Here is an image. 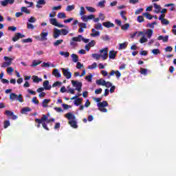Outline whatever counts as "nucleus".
<instances>
[{
  "label": "nucleus",
  "mask_w": 176,
  "mask_h": 176,
  "mask_svg": "<svg viewBox=\"0 0 176 176\" xmlns=\"http://www.w3.org/2000/svg\"><path fill=\"white\" fill-rule=\"evenodd\" d=\"M100 54H92L93 58H96V60H100V58H102V60H107L108 58V47L103 48L99 50Z\"/></svg>",
  "instance_id": "f257e3e1"
},
{
  "label": "nucleus",
  "mask_w": 176,
  "mask_h": 176,
  "mask_svg": "<svg viewBox=\"0 0 176 176\" xmlns=\"http://www.w3.org/2000/svg\"><path fill=\"white\" fill-rule=\"evenodd\" d=\"M97 105L100 112H104V113L108 112V109H107L105 107H109V104H108V102H107L106 100H104L102 102L98 103Z\"/></svg>",
  "instance_id": "f03ea898"
},
{
  "label": "nucleus",
  "mask_w": 176,
  "mask_h": 176,
  "mask_svg": "<svg viewBox=\"0 0 176 176\" xmlns=\"http://www.w3.org/2000/svg\"><path fill=\"white\" fill-rule=\"evenodd\" d=\"M4 60L6 62L2 63L1 68H6L7 67H10V65H12L13 58H9V56H4Z\"/></svg>",
  "instance_id": "7ed1b4c3"
},
{
  "label": "nucleus",
  "mask_w": 176,
  "mask_h": 176,
  "mask_svg": "<svg viewBox=\"0 0 176 176\" xmlns=\"http://www.w3.org/2000/svg\"><path fill=\"white\" fill-rule=\"evenodd\" d=\"M72 85H73L74 87H76V90L77 91L80 92L82 91V84L80 82L72 80Z\"/></svg>",
  "instance_id": "20e7f679"
},
{
  "label": "nucleus",
  "mask_w": 176,
  "mask_h": 176,
  "mask_svg": "<svg viewBox=\"0 0 176 176\" xmlns=\"http://www.w3.org/2000/svg\"><path fill=\"white\" fill-rule=\"evenodd\" d=\"M62 72H63V76H65L66 78L71 79V78L72 77V73H71L68 70V69L62 68Z\"/></svg>",
  "instance_id": "39448f33"
},
{
  "label": "nucleus",
  "mask_w": 176,
  "mask_h": 176,
  "mask_svg": "<svg viewBox=\"0 0 176 176\" xmlns=\"http://www.w3.org/2000/svg\"><path fill=\"white\" fill-rule=\"evenodd\" d=\"M78 26L80 27V28L78 29V32L80 34L85 32V30H86V28H87V24H86L85 23H79Z\"/></svg>",
  "instance_id": "423d86ee"
},
{
  "label": "nucleus",
  "mask_w": 176,
  "mask_h": 176,
  "mask_svg": "<svg viewBox=\"0 0 176 176\" xmlns=\"http://www.w3.org/2000/svg\"><path fill=\"white\" fill-rule=\"evenodd\" d=\"M114 74L116 75V78H118V79H119V78L122 76V74H120V72H119V70H111L108 78H110L111 76H113Z\"/></svg>",
  "instance_id": "0eeeda50"
},
{
  "label": "nucleus",
  "mask_w": 176,
  "mask_h": 176,
  "mask_svg": "<svg viewBox=\"0 0 176 176\" xmlns=\"http://www.w3.org/2000/svg\"><path fill=\"white\" fill-rule=\"evenodd\" d=\"M1 6H8V5H13L14 0H3L0 2Z\"/></svg>",
  "instance_id": "6e6552de"
},
{
  "label": "nucleus",
  "mask_w": 176,
  "mask_h": 176,
  "mask_svg": "<svg viewBox=\"0 0 176 176\" xmlns=\"http://www.w3.org/2000/svg\"><path fill=\"white\" fill-rule=\"evenodd\" d=\"M60 35H61V30H58L57 28H54V35H53L54 39H57V38H58V36H60Z\"/></svg>",
  "instance_id": "1a4fd4ad"
},
{
  "label": "nucleus",
  "mask_w": 176,
  "mask_h": 176,
  "mask_svg": "<svg viewBox=\"0 0 176 176\" xmlns=\"http://www.w3.org/2000/svg\"><path fill=\"white\" fill-rule=\"evenodd\" d=\"M116 54H118V52H115V50L109 51V58H111V60H115Z\"/></svg>",
  "instance_id": "9d476101"
},
{
  "label": "nucleus",
  "mask_w": 176,
  "mask_h": 176,
  "mask_svg": "<svg viewBox=\"0 0 176 176\" xmlns=\"http://www.w3.org/2000/svg\"><path fill=\"white\" fill-rule=\"evenodd\" d=\"M102 25L106 28H112L115 27V24H113L111 21L103 22Z\"/></svg>",
  "instance_id": "9b49d317"
},
{
  "label": "nucleus",
  "mask_w": 176,
  "mask_h": 176,
  "mask_svg": "<svg viewBox=\"0 0 176 176\" xmlns=\"http://www.w3.org/2000/svg\"><path fill=\"white\" fill-rule=\"evenodd\" d=\"M65 118H67L68 120H75L76 119V117L72 114V113H67L65 115Z\"/></svg>",
  "instance_id": "f8f14e48"
},
{
  "label": "nucleus",
  "mask_w": 176,
  "mask_h": 176,
  "mask_svg": "<svg viewBox=\"0 0 176 176\" xmlns=\"http://www.w3.org/2000/svg\"><path fill=\"white\" fill-rule=\"evenodd\" d=\"M47 35H49L48 32H43L41 33L40 36V41H47Z\"/></svg>",
  "instance_id": "ddd939ff"
},
{
  "label": "nucleus",
  "mask_w": 176,
  "mask_h": 176,
  "mask_svg": "<svg viewBox=\"0 0 176 176\" xmlns=\"http://www.w3.org/2000/svg\"><path fill=\"white\" fill-rule=\"evenodd\" d=\"M153 6H154V12L156 14H159L160 12L162 7H160V6L157 5V3H153Z\"/></svg>",
  "instance_id": "4468645a"
},
{
  "label": "nucleus",
  "mask_w": 176,
  "mask_h": 176,
  "mask_svg": "<svg viewBox=\"0 0 176 176\" xmlns=\"http://www.w3.org/2000/svg\"><path fill=\"white\" fill-rule=\"evenodd\" d=\"M43 86L45 90H50V89H52V86L49 85V80L44 81Z\"/></svg>",
  "instance_id": "2eb2a0df"
},
{
  "label": "nucleus",
  "mask_w": 176,
  "mask_h": 176,
  "mask_svg": "<svg viewBox=\"0 0 176 176\" xmlns=\"http://www.w3.org/2000/svg\"><path fill=\"white\" fill-rule=\"evenodd\" d=\"M52 75L55 76V78H61V74H60V72H58L57 69L53 70Z\"/></svg>",
  "instance_id": "dca6fc26"
},
{
  "label": "nucleus",
  "mask_w": 176,
  "mask_h": 176,
  "mask_svg": "<svg viewBox=\"0 0 176 176\" xmlns=\"http://www.w3.org/2000/svg\"><path fill=\"white\" fill-rule=\"evenodd\" d=\"M158 41H162L163 42H168V36H163L162 35L159 36L157 38Z\"/></svg>",
  "instance_id": "f3484780"
},
{
  "label": "nucleus",
  "mask_w": 176,
  "mask_h": 176,
  "mask_svg": "<svg viewBox=\"0 0 176 176\" xmlns=\"http://www.w3.org/2000/svg\"><path fill=\"white\" fill-rule=\"evenodd\" d=\"M69 124L71 126V127H73V129H78V124L75 120L69 121Z\"/></svg>",
  "instance_id": "a211bd4d"
},
{
  "label": "nucleus",
  "mask_w": 176,
  "mask_h": 176,
  "mask_svg": "<svg viewBox=\"0 0 176 176\" xmlns=\"http://www.w3.org/2000/svg\"><path fill=\"white\" fill-rule=\"evenodd\" d=\"M27 112H31V108L26 107H23L21 109V113H23V115L27 114Z\"/></svg>",
  "instance_id": "6ab92c4d"
},
{
  "label": "nucleus",
  "mask_w": 176,
  "mask_h": 176,
  "mask_svg": "<svg viewBox=\"0 0 176 176\" xmlns=\"http://www.w3.org/2000/svg\"><path fill=\"white\" fill-rule=\"evenodd\" d=\"M32 79L34 83H39V82H42V78L38 77V76H33Z\"/></svg>",
  "instance_id": "aec40b11"
},
{
  "label": "nucleus",
  "mask_w": 176,
  "mask_h": 176,
  "mask_svg": "<svg viewBox=\"0 0 176 176\" xmlns=\"http://www.w3.org/2000/svg\"><path fill=\"white\" fill-rule=\"evenodd\" d=\"M82 101H83V99L82 98H78L74 100V104L76 105V107H79L80 104H82Z\"/></svg>",
  "instance_id": "412c9836"
},
{
  "label": "nucleus",
  "mask_w": 176,
  "mask_h": 176,
  "mask_svg": "<svg viewBox=\"0 0 176 176\" xmlns=\"http://www.w3.org/2000/svg\"><path fill=\"white\" fill-rule=\"evenodd\" d=\"M50 102V99H45L42 102V107L43 108H47V104Z\"/></svg>",
  "instance_id": "4be33fe9"
},
{
  "label": "nucleus",
  "mask_w": 176,
  "mask_h": 176,
  "mask_svg": "<svg viewBox=\"0 0 176 176\" xmlns=\"http://www.w3.org/2000/svg\"><path fill=\"white\" fill-rule=\"evenodd\" d=\"M143 16H144L147 20H152V19H153V16H152L149 12L143 13Z\"/></svg>",
  "instance_id": "5701e85b"
},
{
  "label": "nucleus",
  "mask_w": 176,
  "mask_h": 176,
  "mask_svg": "<svg viewBox=\"0 0 176 176\" xmlns=\"http://www.w3.org/2000/svg\"><path fill=\"white\" fill-rule=\"evenodd\" d=\"M91 36H100V32L96 31V29H92V33L91 34Z\"/></svg>",
  "instance_id": "b1692460"
},
{
  "label": "nucleus",
  "mask_w": 176,
  "mask_h": 176,
  "mask_svg": "<svg viewBox=\"0 0 176 176\" xmlns=\"http://www.w3.org/2000/svg\"><path fill=\"white\" fill-rule=\"evenodd\" d=\"M42 61L39 60H34L32 62V64L30 65V67H36L38 65H39V64H41Z\"/></svg>",
  "instance_id": "393cba45"
},
{
  "label": "nucleus",
  "mask_w": 176,
  "mask_h": 176,
  "mask_svg": "<svg viewBox=\"0 0 176 176\" xmlns=\"http://www.w3.org/2000/svg\"><path fill=\"white\" fill-rule=\"evenodd\" d=\"M71 57L72 58V61L74 63H78V60H79V56H78V55L75 54H72L71 55Z\"/></svg>",
  "instance_id": "a878e982"
},
{
  "label": "nucleus",
  "mask_w": 176,
  "mask_h": 176,
  "mask_svg": "<svg viewBox=\"0 0 176 176\" xmlns=\"http://www.w3.org/2000/svg\"><path fill=\"white\" fill-rule=\"evenodd\" d=\"M153 34V30H151V29H148L147 30V32H146V36H147V38L148 39H151V38H152V35Z\"/></svg>",
  "instance_id": "bb28decb"
},
{
  "label": "nucleus",
  "mask_w": 176,
  "mask_h": 176,
  "mask_svg": "<svg viewBox=\"0 0 176 176\" xmlns=\"http://www.w3.org/2000/svg\"><path fill=\"white\" fill-rule=\"evenodd\" d=\"M10 100L11 101H14V100H17V94H16L14 93H11L10 94Z\"/></svg>",
  "instance_id": "cd10ccee"
},
{
  "label": "nucleus",
  "mask_w": 176,
  "mask_h": 176,
  "mask_svg": "<svg viewBox=\"0 0 176 176\" xmlns=\"http://www.w3.org/2000/svg\"><path fill=\"white\" fill-rule=\"evenodd\" d=\"M50 24H52V25H54L55 27H56L57 24L58 23V22H57V19L54 18L50 19Z\"/></svg>",
  "instance_id": "c85d7f7f"
},
{
  "label": "nucleus",
  "mask_w": 176,
  "mask_h": 176,
  "mask_svg": "<svg viewBox=\"0 0 176 176\" xmlns=\"http://www.w3.org/2000/svg\"><path fill=\"white\" fill-rule=\"evenodd\" d=\"M72 41L74 42H80V41H82V35H78L77 37H72Z\"/></svg>",
  "instance_id": "c756f323"
},
{
  "label": "nucleus",
  "mask_w": 176,
  "mask_h": 176,
  "mask_svg": "<svg viewBox=\"0 0 176 176\" xmlns=\"http://www.w3.org/2000/svg\"><path fill=\"white\" fill-rule=\"evenodd\" d=\"M127 47V42L122 43L120 44L119 50H123L124 49H126Z\"/></svg>",
  "instance_id": "7c9ffc66"
},
{
  "label": "nucleus",
  "mask_w": 176,
  "mask_h": 176,
  "mask_svg": "<svg viewBox=\"0 0 176 176\" xmlns=\"http://www.w3.org/2000/svg\"><path fill=\"white\" fill-rule=\"evenodd\" d=\"M21 10L23 13H26V14H30V13H31V11H30V10H28V8H27V7H22L21 8Z\"/></svg>",
  "instance_id": "2f4dec72"
},
{
  "label": "nucleus",
  "mask_w": 176,
  "mask_h": 176,
  "mask_svg": "<svg viewBox=\"0 0 176 176\" xmlns=\"http://www.w3.org/2000/svg\"><path fill=\"white\" fill-rule=\"evenodd\" d=\"M49 113L47 115L43 114L42 118L40 119L41 122H46L47 121V119H49Z\"/></svg>",
  "instance_id": "473e14b6"
},
{
  "label": "nucleus",
  "mask_w": 176,
  "mask_h": 176,
  "mask_svg": "<svg viewBox=\"0 0 176 176\" xmlns=\"http://www.w3.org/2000/svg\"><path fill=\"white\" fill-rule=\"evenodd\" d=\"M68 34H69V31L67 29H62L60 30V35H68Z\"/></svg>",
  "instance_id": "72a5a7b5"
},
{
  "label": "nucleus",
  "mask_w": 176,
  "mask_h": 176,
  "mask_svg": "<svg viewBox=\"0 0 176 176\" xmlns=\"http://www.w3.org/2000/svg\"><path fill=\"white\" fill-rule=\"evenodd\" d=\"M129 28H130V24L129 23H125L124 25L121 26V30H122L123 31H126L129 30Z\"/></svg>",
  "instance_id": "f704fd0d"
},
{
  "label": "nucleus",
  "mask_w": 176,
  "mask_h": 176,
  "mask_svg": "<svg viewBox=\"0 0 176 176\" xmlns=\"http://www.w3.org/2000/svg\"><path fill=\"white\" fill-rule=\"evenodd\" d=\"M85 8L88 12H89V13H94V12H96V8L93 7L87 6Z\"/></svg>",
  "instance_id": "c9c22d12"
},
{
  "label": "nucleus",
  "mask_w": 176,
  "mask_h": 176,
  "mask_svg": "<svg viewBox=\"0 0 176 176\" xmlns=\"http://www.w3.org/2000/svg\"><path fill=\"white\" fill-rule=\"evenodd\" d=\"M156 24H157V23L156 21H153L151 23H148L146 27H149L150 28H155L154 25H156Z\"/></svg>",
  "instance_id": "e433bc0d"
},
{
  "label": "nucleus",
  "mask_w": 176,
  "mask_h": 176,
  "mask_svg": "<svg viewBox=\"0 0 176 176\" xmlns=\"http://www.w3.org/2000/svg\"><path fill=\"white\" fill-rule=\"evenodd\" d=\"M58 19H66L67 16L65 15V12H59L58 14Z\"/></svg>",
  "instance_id": "4c0bfd02"
},
{
  "label": "nucleus",
  "mask_w": 176,
  "mask_h": 176,
  "mask_svg": "<svg viewBox=\"0 0 176 176\" xmlns=\"http://www.w3.org/2000/svg\"><path fill=\"white\" fill-rule=\"evenodd\" d=\"M74 9H75L74 5L67 6V8H66V11L67 12H72V10H74Z\"/></svg>",
  "instance_id": "58836bf2"
},
{
  "label": "nucleus",
  "mask_w": 176,
  "mask_h": 176,
  "mask_svg": "<svg viewBox=\"0 0 176 176\" xmlns=\"http://www.w3.org/2000/svg\"><path fill=\"white\" fill-rule=\"evenodd\" d=\"M104 82H105V80L100 79L96 80L97 85H99L100 86H105V85H104Z\"/></svg>",
  "instance_id": "ea45409f"
},
{
  "label": "nucleus",
  "mask_w": 176,
  "mask_h": 176,
  "mask_svg": "<svg viewBox=\"0 0 176 176\" xmlns=\"http://www.w3.org/2000/svg\"><path fill=\"white\" fill-rule=\"evenodd\" d=\"M35 122L37 123L36 127L39 129L41 127V124H42L43 122L40 120L39 118H36L35 119Z\"/></svg>",
  "instance_id": "a19ab883"
},
{
  "label": "nucleus",
  "mask_w": 176,
  "mask_h": 176,
  "mask_svg": "<svg viewBox=\"0 0 176 176\" xmlns=\"http://www.w3.org/2000/svg\"><path fill=\"white\" fill-rule=\"evenodd\" d=\"M140 74H142V75H148V69L140 68Z\"/></svg>",
  "instance_id": "79ce46f5"
},
{
  "label": "nucleus",
  "mask_w": 176,
  "mask_h": 176,
  "mask_svg": "<svg viewBox=\"0 0 176 176\" xmlns=\"http://www.w3.org/2000/svg\"><path fill=\"white\" fill-rule=\"evenodd\" d=\"M63 42H64V40L63 39L57 40L56 42L54 43V46H58V45H61Z\"/></svg>",
  "instance_id": "37998d69"
},
{
  "label": "nucleus",
  "mask_w": 176,
  "mask_h": 176,
  "mask_svg": "<svg viewBox=\"0 0 176 176\" xmlns=\"http://www.w3.org/2000/svg\"><path fill=\"white\" fill-rule=\"evenodd\" d=\"M9 126H10V122L9 120L4 121L3 128L4 129H8V127H9Z\"/></svg>",
  "instance_id": "c03bdc74"
},
{
  "label": "nucleus",
  "mask_w": 176,
  "mask_h": 176,
  "mask_svg": "<svg viewBox=\"0 0 176 176\" xmlns=\"http://www.w3.org/2000/svg\"><path fill=\"white\" fill-rule=\"evenodd\" d=\"M59 54H60V56H64V57L68 58L69 57V52H60Z\"/></svg>",
  "instance_id": "a18cd8bd"
},
{
  "label": "nucleus",
  "mask_w": 176,
  "mask_h": 176,
  "mask_svg": "<svg viewBox=\"0 0 176 176\" xmlns=\"http://www.w3.org/2000/svg\"><path fill=\"white\" fill-rule=\"evenodd\" d=\"M98 6L99 8H105V0L102 1H99L98 3Z\"/></svg>",
  "instance_id": "49530a36"
},
{
  "label": "nucleus",
  "mask_w": 176,
  "mask_h": 176,
  "mask_svg": "<svg viewBox=\"0 0 176 176\" xmlns=\"http://www.w3.org/2000/svg\"><path fill=\"white\" fill-rule=\"evenodd\" d=\"M161 23L163 25H168V24H170V21L166 19H162Z\"/></svg>",
  "instance_id": "de8ad7c7"
},
{
  "label": "nucleus",
  "mask_w": 176,
  "mask_h": 176,
  "mask_svg": "<svg viewBox=\"0 0 176 176\" xmlns=\"http://www.w3.org/2000/svg\"><path fill=\"white\" fill-rule=\"evenodd\" d=\"M97 68V63H94L91 65L88 66V69H95Z\"/></svg>",
  "instance_id": "09e8293b"
},
{
  "label": "nucleus",
  "mask_w": 176,
  "mask_h": 176,
  "mask_svg": "<svg viewBox=\"0 0 176 176\" xmlns=\"http://www.w3.org/2000/svg\"><path fill=\"white\" fill-rule=\"evenodd\" d=\"M95 29L102 30H103L102 25L101 23H98V24L95 25Z\"/></svg>",
  "instance_id": "8fccbe9b"
},
{
  "label": "nucleus",
  "mask_w": 176,
  "mask_h": 176,
  "mask_svg": "<svg viewBox=\"0 0 176 176\" xmlns=\"http://www.w3.org/2000/svg\"><path fill=\"white\" fill-rule=\"evenodd\" d=\"M153 54H155V56H157V54H160V50L159 49H153L152 50Z\"/></svg>",
  "instance_id": "3c124183"
},
{
  "label": "nucleus",
  "mask_w": 176,
  "mask_h": 176,
  "mask_svg": "<svg viewBox=\"0 0 176 176\" xmlns=\"http://www.w3.org/2000/svg\"><path fill=\"white\" fill-rule=\"evenodd\" d=\"M103 85H104V86L106 87H111V86H112V83L111 82H109V81H104L103 82Z\"/></svg>",
  "instance_id": "603ef678"
},
{
  "label": "nucleus",
  "mask_w": 176,
  "mask_h": 176,
  "mask_svg": "<svg viewBox=\"0 0 176 176\" xmlns=\"http://www.w3.org/2000/svg\"><path fill=\"white\" fill-rule=\"evenodd\" d=\"M140 43H146L148 42V38H146L145 36H142L140 40Z\"/></svg>",
  "instance_id": "864d4df0"
},
{
  "label": "nucleus",
  "mask_w": 176,
  "mask_h": 176,
  "mask_svg": "<svg viewBox=\"0 0 176 176\" xmlns=\"http://www.w3.org/2000/svg\"><path fill=\"white\" fill-rule=\"evenodd\" d=\"M20 39V37L19 36V33H16L14 36L12 38L13 42H17V40Z\"/></svg>",
  "instance_id": "5fc2aeb1"
},
{
  "label": "nucleus",
  "mask_w": 176,
  "mask_h": 176,
  "mask_svg": "<svg viewBox=\"0 0 176 176\" xmlns=\"http://www.w3.org/2000/svg\"><path fill=\"white\" fill-rule=\"evenodd\" d=\"M87 45L91 47H94V46H96V41L94 40H91Z\"/></svg>",
  "instance_id": "6e6d98bb"
},
{
  "label": "nucleus",
  "mask_w": 176,
  "mask_h": 176,
  "mask_svg": "<svg viewBox=\"0 0 176 176\" xmlns=\"http://www.w3.org/2000/svg\"><path fill=\"white\" fill-rule=\"evenodd\" d=\"M16 100H18V101L19 102H24V100L23 99V95L21 94H19L17 98H16Z\"/></svg>",
  "instance_id": "4d7b16f0"
},
{
  "label": "nucleus",
  "mask_w": 176,
  "mask_h": 176,
  "mask_svg": "<svg viewBox=\"0 0 176 176\" xmlns=\"http://www.w3.org/2000/svg\"><path fill=\"white\" fill-rule=\"evenodd\" d=\"M27 28H28V30H34L35 28V26L30 23H28Z\"/></svg>",
  "instance_id": "13d9d810"
},
{
  "label": "nucleus",
  "mask_w": 176,
  "mask_h": 176,
  "mask_svg": "<svg viewBox=\"0 0 176 176\" xmlns=\"http://www.w3.org/2000/svg\"><path fill=\"white\" fill-rule=\"evenodd\" d=\"M138 23H144V21H145V19H144V16H138Z\"/></svg>",
  "instance_id": "bf43d9fd"
},
{
  "label": "nucleus",
  "mask_w": 176,
  "mask_h": 176,
  "mask_svg": "<svg viewBox=\"0 0 176 176\" xmlns=\"http://www.w3.org/2000/svg\"><path fill=\"white\" fill-rule=\"evenodd\" d=\"M12 72H14V69L12 67H9L7 68V74H12Z\"/></svg>",
  "instance_id": "052dcab7"
},
{
  "label": "nucleus",
  "mask_w": 176,
  "mask_h": 176,
  "mask_svg": "<svg viewBox=\"0 0 176 176\" xmlns=\"http://www.w3.org/2000/svg\"><path fill=\"white\" fill-rule=\"evenodd\" d=\"M22 42L23 43H31V42H32V38H25V39L22 40Z\"/></svg>",
  "instance_id": "680f3d73"
},
{
  "label": "nucleus",
  "mask_w": 176,
  "mask_h": 176,
  "mask_svg": "<svg viewBox=\"0 0 176 176\" xmlns=\"http://www.w3.org/2000/svg\"><path fill=\"white\" fill-rule=\"evenodd\" d=\"M85 79H86V80H88L89 82H91V80L93 79V75L90 74L89 76H85Z\"/></svg>",
  "instance_id": "e2e57ef3"
},
{
  "label": "nucleus",
  "mask_w": 176,
  "mask_h": 176,
  "mask_svg": "<svg viewBox=\"0 0 176 176\" xmlns=\"http://www.w3.org/2000/svg\"><path fill=\"white\" fill-rule=\"evenodd\" d=\"M32 102H33L34 104H39V100H38V99L36 98V96H34L32 100Z\"/></svg>",
  "instance_id": "0e129e2a"
},
{
  "label": "nucleus",
  "mask_w": 176,
  "mask_h": 176,
  "mask_svg": "<svg viewBox=\"0 0 176 176\" xmlns=\"http://www.w3.org/2000/svg\"><path fill=\"white\" fill-rule=\"evenodd\" d=\"M5 113H6V115H7V116H12L14 113H13V111H10L9 110H6L5 111Z\"/></svg>",
  "instance_id": "69168bd1"
},
{
  "label": "nucleus",
  "mask_w": 176,
  "mask_h": 176,
  "mask_svg": "<svg viewBox=\"0 0 176 176\" xmlns=\"http://www.w3.org/2000/svg\"><path fill=\"white\" fill-rule=\"evenodd\" d=\"M29 23H35L36 21V19L34 16H31L30 19H28Z\"/></svg>",
  "instance_id": "338daca9"
},
{
  "label": "nucleus",
  "mask_w": 176,
  "mask_h": 176,
  "mask_svg": "<svg viewBox=\"0 0 176 176\" xmlns=\"http://www.w3.org/2000/svg\"><path fill=\"white\" fill-rule=\"evenodd\" d=\"M85 13V7H80V15L83 16Z\"/></svg>",
  "instance_id": "774afa93"
}]
</instances>
